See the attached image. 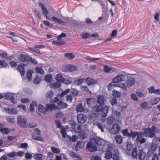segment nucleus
<instances>
[{
	"label": "nucleus",
	"mask_w": 160,
	"mask_h": 160,
	"mask_svg": "<svg viewBox=\"0 0 160 160\" xmlns=\"http://www.w3.org/2000/svg\"><path fill=\"white\" fill-rule=\"evenodd\" d=\"M113 94L112 95L114 96V97H117V98H119L121 96V93L120 92H119L118 91L114 90L113 91Z\"/></svg>",
	"instance_id": "obj_43"
},
{
	"label": "nucleus",
	"mask_w": 160,
	"mask_h": 160,
	"mask_svg": "<svg viewBox=\"0 0 160 160\" xmlns=\"http://www.w3.org/2000/svg\"><path fill=\"white\" fill-rule=\"evenodd\" d=\"M104 105L99 104V105L95 106L93 108L95 112H101L102 111V108Z\"/></svg>",
	"instance_id": "obj_29"
},
{
	"label": "nucleus",
	"mask_w": 160,
	"mask_h": 160,
	"mask_svg": "<svg viewBox=\"0 0 160 160\" xmlns=\"http://www.w3.org/2000/svg\"><path fill=\"white\" fill-rule=\"evenodd\" d=\"M38 5L41 8L42 10L45 15L48 14V11L45 7L44 5L41 2H40L38 3Z\"/></svg>",
	"instance_id": "obj_18"
},
{
	"label": "nucleus",
	"mask_w": 160,
	"mask_h": 160,
	"mask_svg": "<svg viewBox=\"0 0 160 160\" xmlns=\"http://www.w3.org/2000/svg\"><path fill=\"white\" fill-rule=\"evenodd\" d=\"M51 149L52 152L56 154H58L60 152V150L54 147H52Z\"/></svg>",
	"instance_id": "obj_51"
},
{
	"label": "nucleus",
	"mask_w": 160,
	"mask_h": 160,
	"mask_svg": "<svg viewBox=\"0 0 160 160\" xmlns=\"http://www.w3.org/2000/svg\"><path fill=\"white\" fill-rule=\"evenodd\" d=\"M17 123L19 126L22 128L27 127V120L25 117L23 116H19L17 118Z\"/></svg>",
	"instance_id": "obj_4"
},
{
	"label": "nucleus",
	"mask_w": 160,
	"mask_h": 160,
	"mask_svg": "<svg viewBox=\"0 0 160 160\" xmlns=\"http://www.w3.org/2000/svg\"><path fill=\"white\" fill-rule=\"evenodd\" d=\"M126 154L132 156L134 158H137L138 156L139 160H144L146 154L143 152L142 149L139 150L138 154V148L134 146L131 141H127L126 142Z\"/></svg>",
	"instance_id": "obj_2"
},
{
	"label": "nucleus",
	"mask_w": 160,
	"mask_h": 160,
	"mask_svg": "<svg viewBox=\"0 0 160 160\" xmlns=\"http://www.w3.org/2000/svg\"><path fill=\"white\" fill-rule=\"evenodd\" d=\"M81 142L79 141L77 142L75 146V149L76 151H78L81 148V147L80 146L81 145Z\"/></svg>",
	"instance_id": "obj_54"
},
{
	"label": "nucleus",
	"mask_w": 160,
	"mask_h": 160,
	"mask_svg": "<svg viewBox=\"0 0 160 160\" xmlns=\"http://www.w3.org/2000/svg\"><path fill=\"white\" fill-rule=\"evenodd\" d=\"M66 44V42L64 40H62L59 42H57L56 41H53L52 42V44L53 45L56 46H62Z\"/></svg>",
	"instance_id": "obj_15"
},
{
	"label": "nucleus",
	"mask_w": 160,
	"mask_h": 160,
	"mask_svg": "<svg viewBox=\"0 0 160 160\" xmlns=\"http://www.w3.org/2000/svg\"><path fill=\"white\" fill-rule=\"evenodd\" d=\"M91 37L90 34L88 33H86L81 34V37L84 39H86Z\"/></svg>",
	"instance_id": "obj_46"
},
{
	"label": "nucleus",
	"mask_w": 160,
	"mask_h": 160,
	"mask_svg": "<svg viewBox=\"0 0 160 160\" xmlns=\"http://www.w3.org/2000/svg\"><path fill=\"white\" fill-rule=\"evenodd\" d=\"M117 127L118 131H120L121 129V127L119 126V124L118 123H114L113 124L112 126V128L110 130L111 133L115 130V128Z\"/></svg>",
	"instance_id": "obj_39"
},
{
	"label": "nucleus",
	"mask_w": 160,
	"mask_h": 160,
	"mask_svg": "<svg viewBox=\"0 0 160 160\" xmlns=\"http://www.w3.org/2000/svg\"><path fill=\"white\" fill-rule=\"evenodd\" d=\"M56 80L57 81L62 82L64 81V78L61 74H57L55 77Z\"/></svg>",
	"instance_id": "obj_21"
},
{
	"label": "nucleus",
	"mask_w": 160,
	"mask_h": 160,
	"mask_svg": "<svg viewBox=\"0 0 160 160\" xmlns=\"http://www.w3.org/2000/svg\"><path fill=\"white\" fill-rule=\"evenodd\" d=\"M43 22L45 25L48 26L50 28H52L53 26V24L50 23L48 20H44L43 21Z\"/></svg>",
	"instance_id": "obj_58"
},
{
	"label": "nucleus",
	"mask_w": 160,
	"mask_h": 160,
	"mask_svg": "<svg viewBox=\"0 0 160 160\" xmlns=\"http://www.w3.org/2000/svg\"><path fill=\"white\" fill-rule=\"evenodd\" d=\"M94 81V80L93 79H91L89 78H87L85 79V83L90 86L95 83Z\"/></svg>",
	"instance_id": "obj_24"
},
{
	"label": "nucleus",
	"mask_w": 160,
	"mask_h": 160,
	"mask_svg": "<svg viewBox=\"0 0 160 160\" xmlns=\"http://www.w3.org/2000/svg\"><path fill=\"white\" fill-rule=\"evenodd\" d=\"M61 84L59 82L57 81L54 82L50 85V87L52 88H53L54 89L59 88Z\"/></svg>",
	"instance_id": "obj_19"
},
{
	"label": "nucleus",
	"mask_w": 160,
	"mask_h": 160,
	"mask_svg": "<svg viewBox=\"0 0 160 160\" xmlns=\"http://www.w3.org/2000/svg\"><path fill=\"white\" fill-rule=\"evenodd\" d=\"M69 125L71 126L72 128L73 129L75 128L76 122L74 120H70L69 121Z\"/></svg>",
	"instance_id": "obj_62"
},
{
	"label": "nucleus",
	"mask_w": 160,
	"mask_h": 160,
	"mask_svg": "<svg viewBox=\"0 0 160 160\" xmlns=\"http://www.w3.org/2000/svg\"><path fill=\"white\" fill-rule=\"evenodd\" d=\"M117 103V99L116 97H113L110 100V103L112 106L116 104Z\"/></svg>",
	"instance_id": "obj_48"
},
{
	"label": "nucleus",
	"mask_w": 160,
	"mask_h": 160,
	"mask_svg": "<svg viewBox=\"0 0 160 160\" xmlns=\"http://www.w3.org/2000/svg\"><path fill=\"white\" fill-rule=\"evenodd\" d=\"M113 159V160H120L118 152L117 153L114 154Z\"/></svg>",
	"instance_id": "obj_64"
},
{
	"label": "nucleus",
	"mask_w": 160,
	"mask_h": 160,
	"mask_svg": "<svg viewBox=\"0 0 160 160\" xmlns=\"http://www.w3.org/2000/svg\"><path fill=\"white\" fill-rule=\"evenodd\" d=\"M38 105L37 102L35 101H33L32 103L30 105V109L31 112H34L35 109L34 106H37Z\"/></svg>",
	"instance_id": "obj_31"
},
{
	"label": "nucleus",
	"mask_w": 160,
	"mask_h": 160,
	"mask_svg": "<svg viewBox=\"0 0 160 160\" xmlns=\"http://www.w3.org/2000/svg\"><path fill=\"white\" fill-rule=\"evenodd\" d=\"M110 107L109 106H103L102 108V115L103 117H106L109 111V109Z\"/></svg>",
	"instance_id": "obj_12"
},
{
	"label": "nucleus",
	"mask_w": 160,
	"mask_h": 160,
	"mask_svg": "<svg viewBox=\"0 0 160 160\" xmlns=\"http://www.w3.org/2000/svg\"><path fill=\"white\" fill-rule=\"evenodd\" d=\"M51 18L54 22L60 25H63V26H66L67 25V24L65 22L55 16L52 17Z\"/></svg>",
	"instance_id": "obj_14"
},
{
	"label": "nucleus",
	"mask_w": 160,
	"mask_h": 160,
	"mask_svg": "<svg viewBox=\"0 0 160 160\" xmlns=\"http://www.w3.org/2000/svg\"><path fill=\"white\" fill-rule=\"evenodd\" d=\"M41 80L40 78H39L38 76H37L33 80V83L35 84H39Z\"/></svg>",
	"instance_id": "obj_50"
},
{
	"label": "nucleus",
	"mask_w": 160,
	"mask_h": 160,
	"mask_svg": "<svg viewBox=\"0 0 160 160\" xmlns=\"http://www.w3.org/2000/svg\"><path fill=\"white\" fill-rule=\"evenodd\" d=\"M0 131L3 134H8L10 132V130L8 128L2 127L0 129Z\"/></svg>",
	"instance_id": "obj_26"
},
{
	"label": "nucleus",
	"mask_w": 160,
	"mask_h": 160,
	"mask_svg": "<svg viewBox=\"0 0 160 160\" xmlns=\"http://www.w3.org/2000/svg\"><path fill=\"white\" fill-rule=\"evenodd\" d=\"M52 76L50 74L46 75L44 79L48 82H50L52 81Z\"/></svg>",
	"instance_id": "obj_34"
},
{
	"label": "nucleus",
	"mask_w": 160,
	"mask_h": 160,
	"mask_svg": "<svg viewBox=\"0 0 160 160\" xmlns=\"http://www.w3.org/2000/svg\"><path fill=\"white\" fill-rule=\"evenodd\" d=\"M9 64L12 68H14L17 66V62L16 61H11L9 62Z\"/></svg>",
	"instance_id": "obj_63"
},
{
	"label": "nucleus",
	"mask_w": 160,
	"mask_h": 160,
	"mask_svg": "<svg viewBox=\"0 0 160 160\" xmlns=\"http://www.w3.org/2000/svg\"><path fill=\"white\" fill-rule=\"evenodd\" d=\"M158 148V145L155 142H152L150 146L148 151L146 154L145 160H149V158L152 157V155L156 154V151Z\"/></svg>",
	"instance_id": "obj_3"
},
{
	"label": "nucleus",
	"mask_w": 160,
	"mask_h": 160,
	"mask_svg": "<svg viewBox=\"0 0 160 160\" xmlns=\"http://www.w3.org/2000/svg\"><path fill=\"white\" fill-rule=\"evenodd\" d=\"M116 83H118V82H117L116 81H114V78L113 79L112 81L108 85V88L109 90H110V88L112 87H114V86H116L117 85L115 84Z\"/></svg>",
	"instance_id": "obj_52"
},
{
	"label": "nucleus",
	"mask_w": 160,
	"mask_h": 160,
	"mask_svg": "<svg viewBox=\"0 0 160 160\" xmlns=\"http://www.w3.org/2000/svg\"><path fill=\"white\" fill-rule=\"evenodd\" d=\"M55 122L56 124V127L59 129H62L63 127L62 126L60 121L59 120L57 119L55 120Z\"/></svg>",
	"instance_id": "obj_47"
},
{
	"label": "nucleus",
	"mask_w": 160,
	"mask_h": 160,
	"mask_svg": "<svg viewBox=\"0 0 160 160\" xmlns=\"http://www.w3.org/2000/svg\"><path fill=\"white\" fill-rule=\"evenodd\" d=\"M70 92L72 93V95L74 97L78 96L79 93V91L75 88H72L71 89Z\"/></svg>",
	"instance_id": "obj_35"
},
{
	"label": "nucleus",
	"mask_w": 160,
	"mask_h": 160,
	"mask_svg": "<svg viewBox=\"0 0 160 160\" xmlns=\"http://www.w3.org/2000/svg\"><path fill=\"white\" fill-rule=\"evenodd\" d=\"M7 121L13 124L15 122V117L14 116H9L6 117Z\"/></svg>",
	"instance_id": "obj_22"
},
{
	"label": "nucleus",
	"mask_w": 160,
	"mask_h": 160,
	"mask_svg": "<svg viewBox=\"0 0 160 160\" xmlns=\"http://www.w3.org/2000/svg\"><path fill=\"white\" fill-rule=\"evenodd\" d=\"M53 94L54 92L53 91L49 90L46 92V97L47 98H51L53 96Z\"/></svg>",
	"instance_id": "obj_42"
},
{
	"label": "nucleus",
	"mask_w": 160,
	"mask_h": 160,
	"mask_svg": "<svg viewBox=\"0 0 160 160\" xmlns=\"http://www.w3.org/2000/svg\"><path fill=\"white\" fill-rule=\"evenodd\" d=\"M4 95L0 94V99L4 97L7 100H9L14 104L16 103L17 102H15L14 97V94L13 93L9 92H8L4 94Z\"/></svg>",
	"instance_id": "obj_5"
},
{
	"label": "nucleus",
	"mask_w": 160,
	"mask_h": 160,
	"mask_svg": "<svg viewBox=\"0 0 160 160\" xmlns=\"http://www.w3.org/2000/svg\"><path fill=\"white\" fill-rule=\"evenodd\" d=\"M135 80L133 78H129L127 81L126 84L128 87H130L135 84Z\"/></svg>",
	"instance_id": "obj_13"
},
{
	"label": "nucleus",
	"mask_w": 160,
	"mask_h": 160,
	"mask_svg": "<svg viewBox=\"0 0 160 160\" xmlns=\"http://www.w3.org/2000/svg\"><path fill=\"white\" fill-rule=\"evenodd\" d=\"M76 110L77 112H82L84 111V108L82 103H80L76 107Z\"/></svg>",
	"instance_id": "obj_38"
},
{
	"label": "nucleus",
	"mask_w": 160,
	"mask_h": 160,
	"mask_svg": "<svg viewBox=\"0 0 160 160\" xmlns=\"http://www.w3.org/2000/svg\"><path fill=\"white\" fill-rule=\"evenodd\" d=\"M85 59L88 60H91V61H95L96 60H100L101 58H95V57H92L89 56H87L85 57Z\"/></svg>",
	"instance_id": "obj_37"
},
{
	"label": "nucleus",
	"mask_w": 160,
	"mask_h": 160,
	"mask_svg": "<svg viewBox=\"0 0 160 160\" xmlns=\"http://www.w3.org/2000/svg\"><path fill=\"white\" fill-rule=\"evenodd\" d=\"M0 66L1 67L6 68L7 64L5 60H0Z\"/></svg>",
	"instance_id": "obj_60"
},
{
	"label": "nucleus",
	"mask_w": 160,
	"mask_h": 160,
	"mask_svg": "<svg viewBox=\"0 0 160 160\" xmlns=\"http://www.w3.org/2000/svg\"><path fill=\"white\" fill-rule=\"evenodd\" d=\"M82 23L84 24L85 23L84 22H78L75 20H73L72 24L75 26H80L82 24Z\"/></svg>",
	"instance_id": "obj_44"
},
{
	"label": "nucleus",
	"mask_w": 160,
	"mask_h": 160,
	"mask_svg": "<svg viewBox=\"0 0 160 160\" xmlns=\"http://www.w3.org/2000/svg\"><path fill=\"white\" fill-rule=\"evenodd\" d=\"M112 153L109 150L107 151L105 153V158L107 159H110L112 158Z\"/></svg>",
	"instance_id": "obj_23"
},
{
	"label": "nucleus",
	"mask_w": 160,
	"mask_h": 160,
	"mask_svg": "<svg viewBox=\"0 0 160 160\" xmlns=\"http://www.w3.org/2000/svg\"><path fill=\"white\" fill-rule=\"evenodd\" d=\"M104 69L105 72L109 73L111 70V68L108 66L105 65L104 66Z\"/></svg>",
	"instance_id": "obj_59"
},
{
	"label": "nucleus",
	"mask_w": 160,
	"mask_h": 160,
	"mask_svg": "<svg viewBox=\"0 0 160 160\" xmlns=\"http://www.w3.org/2000/svg\"><path fill=\"white\" fill-rule=\"evenodd\" d=\"M69 71H74L77 70L78 68L75 65L69 64Z\"/></svg>",
	"instance_id": "obj_40"
},
{
	"label": "nucleus",
	"mask_w": 160,
	"mask_h": 160,
	"mask_svg": "<svg viewBox=\"0 0 160 160\" xmlns=\"http://www.w3.org/2000/svg\"><path fill=\"white\" fill-rule=\"evenodd\" d=\"M28 65V62H26L25 63H21L16 68V70L20 72V74L22 76H23L25 73L24 67L27 66Z\"/></svg>",
	"instance_id": "obj_7"
},
{
	"label": "nucleus",
	"mask_w": 160,
	"mask_h": 160,
	"mask_svg": "<svg viewBox=\"0 0 160 160\" xmlns=\"http://www.w3.org/2000/svg\"><path fill=\"white\" fill-rule=\"evenodd\" d=\"M45 108L44 106L41 104L38 106V110L39 112L41 113L44 114L45 113L46 111L45 110Z\"/></svg>",
	"instance_id": "obj_33"
},
{
	"label": "nucleus",
	"mask_w": 160,
	"mask_h": 160,
	"mask_svg": "<svg viewBox=\"0 0 160 160\" xmlns=\"http://www.w3.org/2000/svg\"><path fill=\"white\" fill-rule=\"evenodd\" d=\"M18 59L21 62H28L30 60V56L27 54L21 53L18 56Z\"/></svg>",
	"instance_id": "obj_6"
},
{
	"label": "nucleus",
	"mask_w": 160,
	"mask_h": 160,
	"mask_svg": "<svg viewBox=\"0 0 160 160\" xmlns=\"http://www.w3.org/2000/svg\"><path fill=\"white\" fill-rule=\"evenodd\" d=\"M103 140L100 138H96L94 137L92 139V141H93L94 143L98 146L101 145L102 144V141Z\"/></svg>",
	"instance_id": "obj_17"
},
{
	"label": "nucleus",
	"mask_w": 160,
	"mask_h": 160,
	"mask_svg": "<svg viewBox=\"0 0 160 160\" xmlns=\"http://www.w3.org/2000/svg\"><path fill=\"white\" fill-rule=\"evenodd\" d=\"M98 102L99 104L104 105L105 98L104 96L100 95L97 97Z\"/></svg>",
	"instance_id": "obj_16"
},
{
	"label": "nucleus",
	"mask_w": 160,
	"mask_h": 160,
	"mask_svg": "<svg viewBox=\"0 0 160 160\" xmlns=\"http://www.w3.org/2000/svg\"><path fill=\"white\" fill-rule=\"evenodd\" d=\"M148 105V103L147 102H144L140 105L141 108L144 109L146 108Z\"/></svg>",
	"instance_id": "obj_55"
},
{
	"label": "nucleus",
	"mask_w": 160,
	"mask_h": 160,
	"mask_svg": "<svg viewBox=\"0 0 160 160\" xmlns=\"http://www.w3.org/2000/svg\"><path fill=\"white\" fill-rule=\"evenodd\" d=\"M64 56L67 59L72 60L74 58L75 56L74 54L71 53H67L64 54Z\"/></svg>",
	"instance_id": "obj_32"
},
{
	"label": "nucleus",
	"mask_w": 160,
	"mask_h": 160,
	"mask_svg": "<svg viewBox=\"0 0 160 160\" xmlns=\"http://www.w3.org/2000/svg\"><path fill=\"white\" fill-rule=\"evenodd\" d=\"M56 106L54 104L52 105L48 104L46 106V108H45V110L46 112H48L49 110L52 111L55 109H56Z\"/></svg>",
	"instance_id": "obj_20"
},
{
	"label": "nucleus",
	"mask_w": 160,
	"mask_h": 160,
	"mask_svg": "<svg viewBox=\"0 0 160 160\" xmlns=\"http://www.w3.org/2000/svg\"><path fill=\"white\" fill-rule=\"evenodd\" d=\"M35 70L36 72L41 75H43L44 74V71L41 67H36Z\"/></svg>",
	"instance_id": "obj_36"
},
{
	"label": "nucleus",
	"mask_w": 160,
	"mask_h": 160,
	"mask_svg": "<svg viewBox=\"0 0 160 160\" xmlns=\"http://www.w3.org/2000/svg\"><path fill=\"white\" fill-rule=\"evenodd\" d=\"M96 1H97L102 6V8L103 9L105 10L108 7L107 5L108 4L107 2H106V5H105L104 2L103 1L101 0H96Z\"/></svg>",
	"instance_id": "obj_27"
},
{
	"label": "nucleus",
	"mask_w": 160,
	"mask_h": 160,
	"mask_svg": "<svg viewBox=\"0 0 160 160\" xmlns=\"http://www.w3.org/2000/svg\"><path fill=\"white\" fill-rule=\"evenodd\" d=\"M4 109L7 113L10 115H15L18 112V110L16 108H5Z\"/></svg>",
	"instance_id": "obj_10"
},
{
	"label": "nucleus",
	"mask_w": 160,
	"mask_h": 160,
	"mask_svg": "<svg viewBox=\"0 0 160 160\" xmlns=\"http://www.w3.org/2000/svg\"><path fill=\"white\" fill-rule=\"evenodd\" d=\"M62 70L63 72H66L69 71V64L64 65L62 68Z\"/></svg>",
	"instance_id": "obj_53"
},
{
	"label": "nucleus",
	"mask_w": 160,
	"mask_h": 160,
	"mask_svg": "<svg viewBox=\"0 0 160 160\" xmlns=\"http://www.w3.org/2000/svg\"><path fill=\"white\" fill-rule=\"evenodd\" d=\"M156 129V126L153 125L151 128L149 127L144 128L143 129L144 132L141 131H133L132 130L131 131L128 137L131 138L134 140L137 136L136 141L142 144L144 143L146 141V139L143 137L145 136L147 137L148 136L151 138H153L155 135L156 133L159 132L157 131Z\"/></svg>",
	"instance_id": "obj_1"
},
{
	"label": "nucleus",
	"mask_w": 160,
	"mask_h": 160,
	"mask_svg": "<svg viewBox=\"0 0 160 160\" xmlns=\"http://www.w3.org/2000/svg\"><path fill=\"white\" fill-rule=\"evenodd\" d=\"M123 137L121 135H117L115 138V139L117 142L119 144L122 143L123 142Z\"/></svg>",
	"instance_id": "obj_30"
},
{
	"label": "nucleus",
	"mask_w": 160,
	"mask_h": 160,
	"mask_svg": "<svg viewBox=\"0 0 160 160\" xmlns=\"http://www.w3.org/2000/svg\"><path fill=\"white\" fill-rule=\"evenodd\" d=\"M77 119L78 122L81 124L84 123L87 119V117L84 114H80L77 116Z\"/></svg>",
	"instance_id": "obj_9"
},
{
	"label": "nucleus",
	"mask_w": 160,
	"mask_h": 160,
	"mask_svg": "<svg viewBox=\"0 0 160 160\" xmlns=\"http://www.w3.org/2000/svg\"><path fill=\"white\" fill-rule=\"evenodd\" d=\"M98 148L97 147L94 145V144L93 145L92 147H91V148H90V149H89V151L93 152L94 151H96L98 150Z\"/></svg>",
	"instance_id": "obj_61"
},
{
	"label": "nucleus",
	"mask_w": 160,
	"mask_h": 160,
	"mask_svg": "<svg viewBox=\"0 0 160 160\" xmlns=\"http://www.w3.org/2000/svg\"><path fill=\"white\" fill-rule=\"evenodd\" d=\"M126 79V76L123 74L118 75L114 78V81L117 82H120L122 81H125Z\"/></svg>",
	"instance_id": "obj_11"
},
{
	"label": "nucleus",
	"mask_w": 160,
	"mask_h": 160,
	"mask_svg": "<svg viewBox=\"0 0 160 160\" xmlns=\"http://www.w3.org/2000/svg\"><path fill=\"white\" fill-rule=\"evenodd\" d=\"M57 105L58 107H56V109L58 110H60L61 109H65L67 108L68 105L63 102L62 100L59 101Z\"/></svg>",
	"instance_id": "obj_8"
},
{
	"label": "nucleus",
	"mask_w": 160,
	"mask_h": 160,
	"mask_svg": "<svg viewBox=\"0 0 160 160\" xmlns=\"http://www.w3.org/2000/svg\"><path fill=\"white\" fill-rule=\"evenodd\" d=\"M60 132L62 137L64 138H65L67 135L66 129L62 127L61 129Z\"/></svg>",
	"instance_id": "obj_49"
},
{
	"label": "nucleus",
	"mask_w": 160,
	"mask_h": 160,
	"mask_svg": "<svg viewBox=\"0 0 160 160\" xmlns=\"http://www.w3.org/2000/svg\"><path fill=\"white\" fill-rule=\"evenodd\" d=\"M33 73V71L31 69L28 70L27 72V78L29 81L32 80V77Z\"/></svg>",
	"instance_id": "obj_25"
},
{
	"label": "nucleus",
	"mask_w": 160,
	"mask_h": 160,
	"mask_svg": "<svg viewBox=\"0 0 160 160\" xmlns=\"http://www.w3.org/2000/svg\"><path fill=\"white\" fill-rule=\"evenodd\" d=\"M70 92L69 89H67L64 91H63L60 95L61 97H63L65 95L68 94Z\"/></svg>",
	"instance_id": "obj_56"
},
{
	"label": "nucleus",
	"mask_w": 160,
	"mask_h": 160,
	"mask_svg": "<svg viewBox=\"0 0 160 160\" xmlns=\"http://www.w3.org/2000/svg\"><path fill=\"white\" fill-rule=\"evenodd\" d=\"M160 101V97L156 98L152 102V105H154L157 104Z\"/></svg>",
	"instance_id": "obj_57"
},
{
	"label": "nucleus",
	"mask_w": 160,
	"mask_h": 160,
	"mask_svg": "<svg viewBox=\"0 0 160 160\" xmlns=\"http://www.w3.org/2000/svg\"><path fill=\"white\" fill-rule=\"evenodd\" d=\"M122 132L124 136L129 137L130 133L128 129L126 128L122 130Z\"/></svg>",
	"instance_id": "obj_45"
},
{
	"label": "nucleus",
	"mask_w": 160,
	"mask_h": 160,
	"mask_svg": "<svg viewBox=\"0 0 160 160\" xmlns=\"http://www.w3.org/2000/svg\"><path fill=\"white\" fill-rule=\"evenodd\" d=\"M85 22L87 24L91 25V26L96 25L97 24L96 21L93 22L88 18L85 19Z\"/></svg>",
	"instance_id": "obj_28"
},
{
	"label": "nucleus",
	"mask_w": 160,
	"mask_h": 160,
	"mask_svg": "<svg viewBox=\"0 0 160 160\" xmlns=\"http://www.w3.org/2000/svg\"><path fill=\"white\" fill-rule=\"evenodd\" d=\"M85 81L84 78L79 79L78 80H76L74 81V83L78 85H79L83 83Z\"/></svg>",
	"instance_id": "obj_41"
}]
</instances>
